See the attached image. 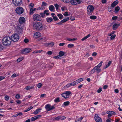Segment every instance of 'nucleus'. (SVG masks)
<instances>
[{
  "label": "nucleus",
  "instance_id": "nucleus-1",
  "mask_svg": "<svg viewBox=\"0 0 122 122\" xmlns=\"http://www.w3.org/2000/svg\"><path fill=\"white\" fill-rule=\"evenodd\" d=\"M12 40L11 38L8 36L5 37L3 39L2 42L5 46H9L11 43Z\"/></svg>",
  "mask_w": 122,
  "mask_h": 122
},
{
  "label": "nucleus",
  "instance_id": "nucleus-2",
  "mask_svg": "<svg viewBox=\"0 0 122 122\" xmlns=\"http://www.w3.org/2000/svg\"><path fill=\"white\" fill-rule=\"evenodd\" d=\"M33 27L36 30H41L43 29V25L41 23L36 22L34 24Z\"/></svg>",
  "mask_w": 122,
  "mask_h": 122
},
{
  "label": "nucleus",
  "instance_id": "nucleus-3",
  "mask_svg": "<svg viewBox=\"0 0 122 122\" xmlns=\"http://www.w3.org/2000/svg\"><path fill=\"white\" fill-rule=\"evenodd\" d=\"M94 9L93 6L92 5L88 6L87 8V13L88 15H92Z\"/></svg>",
  "mask_w": 122,
  "mask_h": 122
},
{
  "label": "nucleus",
  "instance_id": "nucleus-4",
  "mask_svg": "<svg viewBox=\"0 0 122 122\" xmlns=\"http://www.w3.org/2000/svg\"><path fill=\"white\" fill-rule=\"evenodd\" d=\"M33 17V19L35 21H40L41 20L40 16L38 14H34Z\"/></svg>",
  "mask_w": 122,
  "mask_h": 122
},
{
  "label": "nucleus",
  "instance_id": "nucleus-5",
  "mask_svg": "<svg viewBox=\"0 0 122 122\" xmlns=\"http://www.w3.org/2000/svg\"><path fill=\"white\" fill-rule=\"evenodd\" d=\"M16 13L18 14H22L23 13L24 9L23 8L20 6H19L17 7L15 10Z\"/></svg>",
  "mask_w": 122,
  "mask_h": 122
},
{
  "label": "nucleus",
  "instance_id": "nucleus-6",
  "mask_svg": "<svg viewBox=\"0 0 122 122\" xmlns=\"http://www.w3.org/2000/svg\"><path fill=\"white\" fill-rule=\"evenodd\" d=\"M11 40L14 42H17L19 39V35L16 34H14L11 36Z\"/></svg>",
  "mask_w": 122,
  "mask_h": 122
},
{
  "label": "nucleus",
  "instance_id": "nucleus-7",
  "mask_svg": "<svg viewBox=\"0 0 122 122\" xmlns=\"http://www.w3.org/2000/svg\"><path fill=\"white\" fill-rule=\"evenodd\" d=\"M71 94V92L70 91H66L63 93L61 94V95L64 98L66 99L68 98L70 95Z\"/></svg>",
  "mask_w": 122,
  "mask_h": 122
},
{
  "label": "nucleus",
  "instance_id": "nucleus-8",
  "mask_svg": "<svg viewBox=\"0 0 122 122\" xmlns=\"http://www.w3.org/2000/svg\"><path fill=\"white\" fill-rule=\"evenodd\" d=\"M101 71V69L99 68H97L96 67H94L90 72V74H92L94 73L95 72H96L97 73H98Z\"/></svg>",
  "mask_w": 122,
  "mask_h": 122
},
{
  "label": "nucleus",
  "instance_id": "nucleus-9",
  "mask_svg": "<svg viewBox=\"0 0 122 122\" xmlns=\"http://www.w3.org/2000/svg\"><path fill=\"white\" fill-rule=\"evenodd\" d=\"M13 3L15 6L20 5L22 4V0H13Z\"/></svg>",
  "mask_w": 122,
  "mask_h": 122
},
{
  "label": "nucleus",
  "instance_id": "nucleus-10",
  "mask_svg": "<svg viewBox=\"0 0 122 122\" xmlns=\"http://www.w3.org/2000/svg\"><path fill=\"white\" fill-rule=\"evenodd\" d=\"M81 2V0H70V2L72 4L76 5L80 4Z\"/></svg>",
  "mask_w": 122,
  "mask_h": 122
},
{
  "label": "nucleus",
  "instance_id": "nucleus-11",
  "mask_svg": "<svg viewBox=\"0 0 122 122\" xmlns=\"http://www.w3.org/2000/svg\"><path fill=\"white\" fill-rule=\"evenodd\" d=\"M94 119L96 122H102V119L97 114L95 115Z\"/></svg>",
  "mask_w": 122,
  "mask_h": 122
},
{
  "label": "nucleus",
  "instance_id": "nucleus-12",
  "mask_svg": "<svg viewBox=\"0 0 122 122\" xmlns=\"http://www.w3.org/2000/svg\"><path fill=\"white\" fill-rule=\"evenodd\" d=\"M55 107L54 106H51L49 104L47 105L45 107V108L47 110V111L53 109Z\"/></svg>",
  "mask_w": 122,
  "mask_h": 122
},
{
  "label": "nucleus",
  "instance_id": "nucleus-13",
  "mask_svg": "<svg viewBox=\"0 0 122 122\" xmlns=\"http://www.w3.org/2000/svg\"><path fill=\"white\" fill-rule=\"evenodd\" d=\"M18 21L20 24H23L25 22V19L24 17H21L19 19Z\"/></svg>",
  "mask_w": 122,
  "mask_h": 122
},
{
  "label": "nucleus",
  "instance_id": "nucleus-14",
  "mask_svg": "<svg viewBox=\"0 0 122 122\" xmlns=\"http://www.w3.org/2000/svg\"><path fill=\"white\" fill-rule=\"evenodd\" d=\"M22 52L23 53H29L31 51V49L30 48H27L23 50Z\"/></svg>",
  "mask_w": 122,
  "mask_h": 122
},
{
  "label": "nucleus",
  "instance_id": "nucleus-15",
  "mask_svg": "<svg viewBox=\"0 0 122 122\" xmlns=\"http://www.w3.org/2000/svg\"><path fill=\"white\" fill-rule=\"evenodd\" d=\"M107 113L108 114V117H111L113 115H116V113L113 111H108L107 112Z\"/></svg>",
  "mask_w": 122,
  "mask_h": 122
},
{
  "label": "nucleus",
  "instance_id": "nucleus-16",
  "mask_svg": "<svg viewBox=\"0 0 122 122\" xmlns=\"http://www.w3.org/2000/svg\"><path fill=\"white\" fill-rule=\"evenodd\" d=\"M118 0L115 1L111 4V7L114 8L118 4Z\"/></svg>",
  "mask_w": 122,
  "mask_h": 122
},
{
  "label": "nucleus",
  "instance_id": "nucleus-17",
  "mask_svg": "<svg viewBox=\"0 0 122 122\" xmlns=\"http://www.w3.org/2000/svg\"><path fill=\"white\" fill-rule=\"evenodd\" d=\"M41 115H39L35 116L31 118V120L32 121H34L41 117Z\"/></svg>",
  "mask_w": 122,
  "mask_h": 122
},
{
  "label": "nucleus",
  "instance_id": "nucleus-18",
  "mask_svg": "<svg viewBox=\"0 0 122 122\" xmlns=\"http://www.w3.org/2000/svg\"><path fill=\"white\" fill-rule=\"evenodd\" d=\"M23 32L22 29L20 27H18L17 29V32L19 34Z\"/></svg>",
  "mask_w": 122,
  "mask_h": 122
},
{
  "label": "nucleus",
  "instance_id": "nucleus-19",
  "mask_svg": "<svg viewBox=\"0 0 122 122\" xmlns=\"http://www.w3.org/2000/svg\"><path fill=\"white\" fill-rule=\"evenodd\" d=\"M49 11L48 10H45L43 13H41L40 14L41 16V17L42 18H44L45 16V14L47 12H49Z\"/></svg>",
  "mask_w": 122,
  "mask_h": 122
},
{
  "label": "nucleus",
  "instance_id": "nucleus-20",
  "mask_svg": "<svg viewBox=\"0 0 122 122\" xmlns=\"http://www.w3.org/2000/svg\"><path fill=\"white\" fill-rule=\"evenodd\" d=\"M49 10L51 12H54V10L55 8L53 5H51L49 7Z\"/></svg>",
  "mask_w": 122,
  "mask_h": 122
},
{
  "label": "nucleus",
  "instance_id": "nucleus-21",
  "mask_svg": "<svg viewBox=\"0 0 122 122\" xmlns=\"http://www.w3.org/2000/svg\"><path fill=\"white\" fill-rule=\"evenodd\" d=\"M120 25L119 24H114L113 26V29L114 30H116Z\"/></svg>",
  "mask_w": 122,
  "mask_h": 122
},
{
  "label": "nucleus",
  "instance_id": "nucleus-22",
  "mask_svg": "<svg viewBox=\"0 0 122 122\" xmlns=\"http://www.w3.org/2000/svg\"><path fill=\"white\" fill-rule=\"evenodd\" d=\"M46 21L48 23H50L53 20V19L51 17H47L46 18Z\"/></svg>",
  "mask_w": 122,
  "mask_h": 122
},
{
  "label": "nucleus",
  "instance_id": "nucleus-23",
  "mask_svg": "<svg viewBox=\"0 0 122 122\" xmlns=\"http://www.w3.org/2000/svg\"><path fill=\"white\" fill-rule=\"evenodd\" d=\"M41 109L40 108L37 109L34 112V114L35 115L37 114L38 113L40 112V110Z\"/></svg>",
  "mask_w": 122,
  "mask_h": 122
},
{
  "label": "nucleus",
  "instance_id": "nucleus-24",
  "mask_svg": "<svg viewBox=\"0 0 122 122\" xmlns=\"http://www.w3.org/2000/svg\"><path fill=\"white\" fill-rule=\"evenodd\" d=\"M34 87L33 86H26L25 88V89L26 90H30L31 89L33 88Z\"/></svg>",
  "mask_w": 122,
  "mask_h": 122
},
{
  "label": "nucleus",
  "instance_id": "nucleus-25",
  "mask_svg": "<svg viewBox=\"0 0 122 122\" xmlns=\"http://www.w3.org/2000/svg\"><path fill=\"white\" fill-rule=\"evenodd\" d=\"M34 36L36 38L39 37L41 36V34L39 32H36L34 34Z\"/></svg>",
  "mask_w": 122,
  "mask_h": 122
},
{
  "label": "nucleus",
  "instance_id": "nucleus-26",
  "mask_svg": "<svg viewBox=\"0 0 122 122\" xmlns=\"http://www.w3.org/2000/svg\"><path fill=\"white\" fill-rule=\"evenodd\" d=\"M65 52L64 51H61L59 53V55L61 57H62L65 54Z\"/></svg>",
  "mask_w": 122,
  "mask_h": 122
},
{
  "label": "nucleus",
  "instance_id": "nucleus-27",
  "mask_svg": "<svg viewBox=\"0 0 122 122\" xmlns=\"http://www.w3.org/2000/svg\"><path fill=\"white\" fill-rule=\"evenodd\" d=\"M69 17H67L66 18L63 19L61 21V22L63 23L68 21L69 20Z\"/></svg>",
  "mask_w": 122,
  "mask_h": 122
},
{
  "label": "nucleus",
  "instance_id": "nucleus-28",
  "mask_svg": "<svg viewBox=\"0 0 122 122\" xmlns=\"http://www.w3.org/2000/svg\"><path fill=\"white\" fill-rule=\"evenodd\" d=\"M33 107L32 106H31L28 107L27 109L26 110H24L23 111V112H27L28 111H29L30 110H31V109H32L33 108Z\"/></svg>",
  "mask_w": 122,
  "mask_h": 122
},
{
  "label": "nucleus",
  "instance_id": "nucleus-29",
  "mask_svg": "<svg viewBox=\"0 0 122 122\" xmlns=\"http://www.w3.org/2000/svg\"><path fill=\"white\" fill-rule=\"evenodd\" d=\"M91 36V35L90 34H89L87 36H85L81 40L82 41H84L87 38H88L89 37H90Z\"/></svg>",
  "mask_w": 122,
  "mask_h": 122
},
{
  "label": "nucleus",
  "instance_id": "nucleus-30",
  "mask_svg": "<svg viewBox=\"0 0 122 122\" xmlns=\"http://www.w3.org/2000/svg\"><path fill=\"white\" fill-rule=\"evenodd\" d=\"M57 16L60 19H61L63 17V15L61 14H59L57 15Z\"/></svg>",
  "mask_w": 122,
  "mask_h": 122
},
{
  "label": "nucleus",
  "instance_id": "nucleus-31",
  "mask_svg": "<svg viewBox=\"0 0 122 122\" xmlns=\"http://www.w3.org/2000/svg\"><path fill=\"white\" fill-rule=\"evenodd\" d=\"M102 63L103 62L102 61H101L99 64L95 67H96L97 68H99L102 65Z\"/></svg>",
  "mask_w": 122,
  "mask_h": 122
},
{
  "label": "nucleus",
  "instance_id": "nucleus-32",
  "mask_svg": "<svg viewBox=\"0 0 122 122\" xmlns=\"http://www.w3.org/2000/svg\"><path fill=\"white\" fill-rule=\"evenodd\" d=\"M74 46V45L73 44H69L68 45L67 47L68 48H71L73 47Z\"/></svg>",
  "mask_w": 122,
  "mask_h": 122
},
{
  "label": "nucleus",
  "instance_id": "nucleus-33",
  "mask_svg": "<svg viewBox=\"0 0 122 122\" xmlns=\"http://www.w3.org/2000/svg\"><path fill=\"white\" fill-rule=\"evenodd\" d=\"M54 101L55 103H57L60 102L59 98L58 97H57L55 98L54 100Z\"/></svg>",
  "mask_w": 122,
  "mask_h": 122
},
{
  "label": "nucleus",
  "instance_id": "nucleus-34",
  "mask_svg": "<svg viewBox=\"0 0 122 122\" xmlns=\"http://www.w3.org/2000/svg\"><path fill=\"white\" fill-rule=\"evenodd\" d=\"M70 102L69 101H67L64 102V105L65 106H67L69 105Z\"/></svg>",
  "mask_w": 122,
  "mask_h": 122
},
{
  "label": "nucleus",
  "instance_id": "nucleus-35",
  "mask_svg": "<svg viewBox=\"0 0 122 122\" xmlns=\"http://www.w3.org/2000/svg\"><path fill=\"white\" fill-rule=\"evenodd\" d=\"M24 59V58L23 57H20V58H19L17 60V61L18 62H20V61H21L22 60Z\"/></svg>",
  "mask_w": 122,
  "mask_h": 122
},
{
  "label": "nucleus",
  "instance_id": "nucleus-36",
  "mask_svg": "<svg viewBox=\"0 0 122 122\" xmlns=\"http://www.w3.org/2000/svg\"><path fill=\"white\" fill-rule=\"evenodd\" d=\"M42 51L41 50H37V51H34L33 52V53H40Z\"/></svg>",
  "mask_w": 122,
  "mask_h": 122
},
{
  "label": "nucleus",
  "instance_id": "nucleus-37",
  "mask_svg": "<svg viewBox=\"0 0 122 122\" xmlns=\"http://www.w3.org/2000/svg\"><path fill=\"white\" fill-rule=\"evenodd\" d=\"M90 18L91 19L94 20L96 19L97 17L94 15L91 16L90 17Z\"/></svg>",
  "mask_w": 122,
  "mask_h": 122
},
{
  "label": "nucleus",
  "instance_id": "nucleus-38",
  "mask_svg": "<svg viewBox=\"0 0 122 122\" xmlns=\"http://www.w3.org/2000/svg\"><path fill=\"white\" fill-rule=\"evenodd\" d=\"M54 44V42H51L49 43H48L47 44V45L51 47Z\"/></svg>",
  "mask_w": 122,
  "mask_h": 122
},
{
  "label": "nucleus",
  "instance_id": "nucleus-39",
  "mask_svg": "<svg viewBox=\"0 0 122 122\" xmlns=\"http://www.w3.org/2000/svg\"><path fill=\"white\" fill-rule=\"evenodd\" d=\"M89 110L92 113H93L95 111V109L94 108L92 107L89 109Z\"/></svg>",
  "mask_w": 122,
  "mask_h": 122
},
{
  "label": "nucleus",
  "instance_id": "nucleus-40",
  "mask_svg": "<svg viewBox=\"0 0 122 122\" xmlns=\"http://www.w3.org/2000/svg\"><path fill=\"white\" fill-rule=\"evenodd\" d=\"M83 80V79L82 78H80L76 80L78 83L82 81Z\"/></svg>",
  "mask_w": 122,
  "mask_h": 122
},
{
  "label": "nucleus",
  "instance_id": "nucleus-41",
  "mask_svg": "<svg viewBox=\"0 0 122 122\" xmlns=\"http://www.w3.org/2000/svg\"><path fill=\"white\" fill-rule=\"evenodd\" d=\"M115 9L116 12H118L120 10L119 7L118 6H117L115 8Z\"/></svg>",
  "mask_w": 122,
  "mask_h": 122
},
{
  "label": "nucleus",
  "instance_id": "nucleus-42",
  "mask_svg": "<svg viewBox=\"0 0 122 122\" xmlns=\"http://www.w3.org/2000/svg\"><path fill=\"white\" fill-rule=\"evenodd\" d=\"M34 4L33 3H31L29 5V7L30 8H32L33 7Z\"/></svg>",
  "mask_w": 122,
  "mask_h": 122
},
{
  "label": "nucleus",
  "instance_id": "nucleus-43",
  "mask_svg": "<svg viewBox=\"0 0 122 122\" xmlns=\"http://www.w3.org/2000/svg\"><path fill=\"white\" fill-rule=\"evenodd\" d=\"M111 63V61H109L108 64L106 65V66L105 68L106 69L109 66Z\"/></svg>",
  "mask_w": 122,
  "mask_h": 122
},
{
  "label": "nucleus",
  "instance_id": "nucleus-44",
  "mask_svg": "<svg viewBox=\"0 0 122 122\" xmlns=\"http://www.w3.org/2000/svg\"><path fill=\"white\" fill-rule=\"evenodd\" d=\"M30 10L29 12L30 15H31L33 14L34 13V11L33 10L32 8H30Z\"/></svg>",
  "mask_w": 122,
  "mask_h": 122
},
{
  "label": "nucleus",
  "instance_id": "nucleus-45",
  "mask_svg": "<svg viewBox=\"0 0 122 122\" xmlns=\"http://www.w3.org/2000/svg\"><path fill=\"white\" fill-rule=\"evenodd\" d=\"M116 35L115 34H114L112 36L110 37V39L111 40H112L114 39L116 37Z\"/></svg>",
  "mask_w": 122,
  "mask_h": 122
},
{
  "label": "nucleus",
  "instance_id": "nucleus-46",
  "mask_svg": "<svg viewBox=\"0 0 122 122\" xmlns=\"http://www.w3.org/2000/svg\"><path fill=\"white\" fill-rule=\"evenodd\" d=\"M54 6L56 7V10H57L58 9L59 5L57 4H56L54 5Z\"/></svg>",
  "mask_w": 122,
  "mask_h": 122
},
{
  "label": "nucleus",
  "instance_id": "nucleus-47",
  "mask_svg": "<svg viewBox=\"0 0 122 122\" xmlns=\"http://www.w3.org/2000/svg\"><path fill=\"white\" fill-rule=\"evenodd\" d=\"M71 86L70 85L69 83L68 84L64 86V88L65 89H66L70 87Z\"/></svg>",
  "mask_w": 122,
  "mask_h": 122
},
{
  "label": "nucleus",
  "instance_id": "nucleus-48",
  "mask_svg": "<svg viewBox=\"0 0 122 122\" xmlns=\"http://www.w3.org/2000/svg\"><path fill=\"white\" fill-rule=\"evenodd\" d=\"M42 85V84L41 83H39L37 84V86L38 88H40L41 87Z\"/></svg>",
  "mask_w": 122,
  "mask_h": 122
},
{
  "label": "nucleus",
  "instance_id": "nucleus-49",
  "mask_svg": "<svg viewBox=\"0 0 122 122\" xmlns=\"http://www.w3.org/2000/svg\"><path fill=\"white\" fill-rule=\"evenodd\" d=\"M23 41L25 43H27L29 42V41L27 39L25 38L24 40Z\"/></svg>",
  "mask_w": 122,
  "mask_h": 122
},
{
  "label": "nucleus",
  "instance_id": "nucleus-50",
  "mask_svg": "<svg viewBox=\"0 0 122 122\" xmlns=\"http://www.w3.org/2000/svg\"><path fill=\"white\" fill-rule=\"evenodd\" d=\"M67 40L68 41H75L76 40V39L75 38H74L73 39L67 38Z\"/></svg>",
  "mask_w": 122,
  "mask_h": 122
},
{
  "label": "nucleus",
  "instance_id": "nucleus-51",
  "mask_svg": "<svg viewBox=\"0 0 122 122\" xmlns=\"http://www.w3.org/2000/svg\"><path fill=\"white\" fill-rule=\"evenodd\" d=\"M102 88L101 87H100L97 90V92L98 93H100L102 90Z\"/></svg>",
  "mask_w": 122,
  "mask_h": 122
},
{
  "label": "nucleus",
  "instance_id": "nucleus-52",
  "mask_svg": "<svg viewBox=\"0 0 122 122\" xmlns=\"http://www.w3.org/2000/svg\"><path fill=\"white\" fill-rule=\"evenodd\" d=\"M54 66V64L53 63H51L49 64V68H51Z\"/></svg>",
  "mask_w": 122,
  "mask_h": 122
},
{
  "label": "nucleus",
  "instance_id": "nucleus-53",
  "mask_svg": "<svg viewBox=\"0 0 122 122\" xmlns=\"http://www.w3.org/2000/svg\"><path fill=\"white\" fill-rule=\"evenodd\" d=\"M63 15L65 16H69V15L68 14V12H65V13L63 14Z\"/></svg>",
  "mask_w": 122,
  "mask_h": 122
},
{
  "label": "nucleus",
  "instance_id": "nucleus-54",
  "mask_svg": "<svg viewBox=\"0 0 122 122\" xmlns=\"http://www.w3.org/2000/svg\"><path fill=\"white\" fill-rule=\"evenodd\" d=\"M5 78V76H2L0 77V81L4 79Z\"/></svg>",
  "mask_w": 122,
  "mask_h": 122
},
{
  "label": "nucleus",
  "instance_id": "nucleus-55",
  "mask_svg": "<svg viewBox=\"0 0 122 122\" xmlns=\"http://www.w3.org/2000/svg\"><path fill=\"white\" fill-rule=\"evenodd\" d=\"M54 58H55V59H57L58 58H61L60 56H59V55L57 56H54Z\"/></svg>",
  "mask_w": 122,
  "mask_h": 122
},
{
  "label": "nucleus",
  "instance_id": "nucleus-56",
  "mask_svg": "<svg viewBox=\"0 0 122 122\" xmlns=\"http://www.w3.org/2000/svg\"><path fill=\"white\" fill-rule=\"evenodd\" d=\"M20 97V96L19 94H16L15 96V98L17 99H19Z\"/></svg>",
  "mask_w": 122,
  "mask_h": 122
},
{
  "label": "nucleus",
  "instance_id": "nucleus-57",
  "mask_svg": "<svg viewBox=\"0 0 122 122\" xmlns=\"http://www.w3.org/2000/svg\"><path fill=\"white\" fill-rule=\"evenodd\" d=\"M47 4L46 3L44 2H42V5L45 6L47 5Z\"/></svg>",
  "mask_w": 122,
  "mask_h": 122
},
{
  "label": "nucleus",
  "instance_id": "nucleus-58",
  "mask_svg": "<svg viewBox=\"0 0 122 122\" xmlns=\"http://www.w3.org/2000/svg\"><path fill=\"white\" fill-rule=\"evenodd\" d=\"M65 2L66 3H69L70 1V0H62Z\"/></svg>",
  "mask_w": 122,
  "mask_h": 122
},
{
  "label": "nucleus",
  "instance_id": "nucleus-59",
  "mask_svg": "<svg viewBox=\"0 0 122 122\" xmlns=\"http://www.w3.org/2000/svg\"><path fill=\"white\" fill-rule=\"evenodd\" d=\"M53 18L55 21H56L58 19V18L56 16H54Z\"/></svg>",
  "mask_w": 122,
  "mask_h": 122
},
{
  "label": "nucleus",
  "instance_id": "nucleus-60",
  "mask_svg": "<svg viewBox=\"0 0 122 122\" xmlns=\"http://www.w3.org/2000/svg\"><path fill=\"white\" fill-rule=\"evenodd\" d=\"M66 118V117L65 116H62L61 117V118H60V120H63L65 119Z\"/></svg>",
  "mask_w": 122,
  "mask_h": 122
},
{
  "label": "nucleus",
  "instance_id": "nucleus-61",
  "mask_svg": "<svg viewBox=\"0 0 122 122\" xmlns=\"http://www.w3.org/2000/svg\"><path fill=\"white\" fill-rule=\"evenodd\" d=\"M117 17L116 16H113L112 17V19L113 20H115L117 18Z\"/></svg>",
  "mask_w": 122,
  "mask_h": 122
},
{
  "label": "nucleus",
  "instance_id": "nucleus-62",
  "mask_svg": "<svg viewBox=\"0 0 122 122\" xmlns=\"http://www.w3.org/2000/svg\"><path fill=\"white\" fill-rule=\"evenodd\" d=\"M47 54L49 55H51L52 54V52L51 51H49L47 53Z\"/></svg>",
  "mask_w": 122,
  "mask_h": 122
},
{
  "label": "nucleus",
  "instance_id": "nucleus-63",
  "mask_svg": "<svg viewBox=\"0 0 122 122\" xmlns=\"http://www.w3.org/2000/svg\"><path fill=\"white\" fill-rule=\"evenodd\" d=\"M5 98L6 100L7 101L9 99V97L8 96H6L5 97Z\"/></svg>",
  "mask_w": 122,
  "mask_h": 122
},
{
  "label": "nucleus",
  "instance_id": "nucleus-64",
  "mask_svg": "<svg viewBox=\"0 0 122 122\" xmlns=\"http://www.w3.org/2000/svg\"><path fill=\"white\" fill-rule=\"evenodd\" d=\"M97 55V53L96 52H94L92 54V56H96Z\"/></svg>",
  "mask_w": 122,
  "mask_h": 122
}]
</instances>
